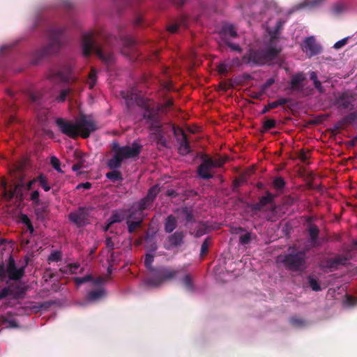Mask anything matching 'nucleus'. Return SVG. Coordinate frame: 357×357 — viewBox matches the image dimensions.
<instances>
[{
  "label": "nucleus",
  "mask_w": 357,
  "mask_h": 357,
  "mask_svg": "<svg viewBox=\"0 0 357 357\" xmlns=\"http://www.w3.org/2000/svg\"><path fill=\"white\" fill-rule=\"evenodd\" d=\"M114 39L113 36L102 31H92L84 33L82 40L83 55L89 57L94 53L104 63H114L116 57L112 50V41Z\"/></svg>",
  "instance_id": "f257e3e1"
},
{
  "label": "nucleus",
  "mask_w": 357,
  "mask_h": 357,
  "mask_svg": "<svg viewBox=\"0 0 357 357\" xmlns=\"http://www.w3.org/2000/svg\"><path fill=\"white\" fill-rule=\"evenodd\" d=\"M65 29L62 27H52L48 31L49 43L41 50L37 51L33 59L32 63L38 65L50 55L57 53L61 47L66 43L64 37Z\"/></svg>",
  "instance_id": "f03ea898"
},
{
  "label": "nucleus",
  "mask_w": 357,
  "mask_h": 357,
  "mask_svg": "<svg viewBox=\"0 0 357 357\" xmlns=\"http://www.w3.org/2000/svg\"><path fill=\"white\" fill-rule=\"evenodd\" d=\"M281 47L268 46L263 50H252L243 55V62L245 64L255 65H268L278 64L279 67H282L280 63V54Z\"/></svg>",
  "instance_id": "7ed1b4c3"
},
{
  "label": "nucleus",
  "mask_w": 357,
  "mask_h": 357,
  "mask_svg": "<svg viewBox=\"0 0 357 357\" xmlns=\"http://www.w3.org/2000/svg\"><path fill=\"white\" fill-rule=\"evenodd\" d=\"M182 271H184V268L174 269L167 266H160L152 268V273L146 278L145 283L148 286L158 287L163 282L175 278Z\"/></svg>",
  "instance_id": "20e7f679"
},
{
  "label": "nucleus",
  "mask_w": 357,
  "mask_h": 357,
  "mask_svg": "<svg viewBox=\"0 0 357 357\" xmlns=\"http://www.w3.org/2000/svg\"><path fill=\"white\" fill-rule=\"evenodd\" d=\"M306 259L305 251H297L284 255L281 262L288 271L301 272L306 268Z\"/></svg>",
  "instance_id": "39448f33"
},
{
  "label": "nucleus",
  "mask_w": 357,
  "mask_h": 357,
  "mask_svg": "<svg viewBox=\"0 0 357 357\" xmlns=\"http://www.w3.org/2000/svg\"><path fill=\"white\" fill-rule=\"evenodd\" d=\"M25 266L17 268L13 256H10L8 264H0V281H4L8 276L10 280H20L24 275Z\"/></svg>",
  "instance_id": "423d86ee"
},
{
  "label": "nucleus",
  "mask_w": 357,
  "mask_h": 357,
  "mask_svg": "<svg viewBox=\"0 0 357 357\" xmlns=\"http://www.w3.org/2000/svg\"><path fill=\"white\" fill-rule=\"evenodd\" d=\"M159 112L158 107L153 104L144 103L141 107L142 119L150 130L153 128L158 129L161 125Z\"/></svg>",
  "instance_id": "0eeeda50"
},
{
  "label": "nucleus",
  "mask_w": 357,
  "mask_h": 357,
  "mask_svg": "<svg viewBox=\"0 0 357 357\" xmlns=\"http://www.w3.org/2000/svg\"><path fill=\"white\" fill-rule=\"evenodd\" d=\"M37 182V177L30 181L26 184L21 183L14 185L10 190L7 188V182L5 180H1V187L3 189L2 195L4 199L10 200L13 197H16L19 200H22L23 194L22 192V188L26 190H31L33 188V185Z\"/></svg>",
  "instance_id": "6e6552de"
},
{
  "label": "nucleus",
  "mask_w": 357,
  "mask_h": 357,
  "mask_svg": "<svg viewBox=\"0 0 357 357\" xmlns=\"http://www.w3.org/2000/svg\"><path fill=\"white\" fill-rule=\"evenodd\" d=\"M143 146L137 141H134L131 146H120L117 142L113 143L112 151L116 152L123 160L130 158H137Z\"/></svg>",
  "instance_id": "1a4fd4ad"
},
{
  "label": "nucleus",
  "mask_w": 357,
  "mask_h": 357,
  "mask_svg": "<svg viewBox=\"0 0 357 357\" xmlns=\"http://www.w3.org/2000/svg\"><path fill=\"white\" fill-rule=\"evenodd\" d=\"M76 123L79 135L84 139L89 137L91 133L96 129L95 122L91 117L85 114H81Z\"/></svg>",
  "instance_id": "9d476101"
},
{
  "label": "nucleus",
  "mask_w": 357,
  "mask_h": 357,
  "mask_svg": "<svg viewBox=\"0 0 357 357\" xmlns=\"http://www.w3.org/2000/svg\"><path fill=\"white\" fill-rule=\"evenodd\" d=\"M121 53L130 61L137 60L139 56V50L135 40L131 37L123 39Z\"/></svg>",
  "instance_id": "9b49d317"
},
{
  "label": "nucleus",
  "mask_w": 357,
  "mask_h": 357,
  "mask_svg": "<svg viewBox=\"0 0 357 357\" xmlns=\"http://www.w3.org/2000/svg\"><path fill=\"white\" fill-rule=\"evenodd\" d=\"M89 208L81 206L68 215L69 220L77 227H82L89 223Z\"/></svg>",
  "instance_id": "f8f14e48"
},
{
  "label": "nucleus",
  "mask_w": 357,
  "mask_h": 357,
  "mask_svg": "<svg viewBox=\"0 0 357 357\" xmlns=\"http://www.w3.org/2000/svg\"><path fill=\"white\" fill-rule=\"evenodd\" d=\"M202 162L197 167L198 176L202 179L208 180L213 177L211 170L214 168L213 159L206 154L201 155Z\"/></svg>",
  "instance_id": "ddd939ff"
},
{
  "label": "nucleus",
  "mask_w": 357,
  "mask_h": 357,
  "mask_svg": "<svg viewBox=\"0 0 357 357\" xmlns=\"http://www.w3.org/2000/svg\"><path fill=\"white\" fill-rule=\"evenodd\" d=\"M56 125L63 134L72 139H76L79 136L77 123L58 118L56 120Z\"/></svg>",
  "instance_id": "4468645a"
},
{
  "label": "nucleus",
  "mask_w": 357,
  "mask_h": 357,
  "mask_svg": "<svg viewBox=\"0 0 357 357\" xmlns=\"http://www.w3.org/2000/svg\"><path fill=\"white\" fill-rule=\"evenodd\" d=\"M265 194L266 195L259 197L257 203L250 204L248 205V207L252 212L257 213V212L262 211L268 204H271L274 202L275 195L268 190H266Z\"/></svg>",
  "instance_id": "2eb2a0df"
},
{
  "label": "nucleus",
  "mask_w": 357,
  "mask_h": 357,
  "mask_svg": "<svg viewBox=\"0 0 357 357\" xmlns=\"http://www.w3.org/2000/svg\"><path fill=\"white\" fill-rule=\"evenodd\" d=\"M302 50L309 56H315L321 52V47L313 36L306 38L302 44Z\"/></svg>",
  "instance_id": "dca6fc26"
},
{
  "label": "nucleus",
  "mask_w": 357,
  "mask_h": 357,
  "mask_svg": "<svg viewBox=\"0 0 357 357\" xmlns=\"http://www.w3.org/2000/svg\"><path fill=\"white\" fill-rule=\"evenodd\" d=\"M348 259L342 255H338L335 258H328L323 260L320 264V267L323 270H329L333 271L337 268L340 265L346 264Z\"/></svg>",
  "instance_id": "f3484780"
},
{
  "label": "nucleus",
  "mask_w": 357,
  "mask_h": 357,
  "mask_svg": "<svg viewBox=\"0 0 357 357\" xmlns=\"http://www.w3.org/2000/svg\"><path fill=\"white\" fill-rule=\"evenodd\" d=\"M306 75L303 73H298L291 78L290 89L291 91H303L306 81Z\"/></svg>",
  "instance_id": "a211bd4d"
},
{
  "label": "nucleus",
  "mask_w": 357,
  "mask_h": 357,
  "mask_svg": "<svg viewBox=\"0 0 357 357\" xmlns=\"http://www.w3.org/2000/svg\"><path fill=\"white\" fill-rule=\"evenodd\" d=\"M354 101V96L347 92H344L336 98V105L339 108L352 109Z\"/></svg>",
  "instance_id": "6ab92c4d"
},
{
  "label": "nucleus",
  "mask_w": 357,
  "mask_h": 357,
  "mask_svg": "<svg viewBox=\"0 0 357 357\" xmlns=\"http://www.w3.org/2000/svg\"><path fill=\"white\" fill-rule=\"evenodd\" d=\"M307 233L309 236L308 242L312 248H317L321 246V243L319 241V229L314 225L310 224L307 228Z\"/></svg>",
  "instance_id": "aec40b11"
},
{
  "label": "nucleus",
  "mask_w": 357,
  "mask_h": 357,
  "mask_svg": "<svg viewBox=\"0 0 357 357\" xmlns=\"http://www.w3.org/2000/svg\"><path fill=\"white\" fill-rule=\"evenodd\" d=\"M176 142L178 144V151L180 155H186L192 152L187 135L177 137Z\"/></svg>",
  "instance_id": "412c9836"
},
{
  "label": "nucleus",
  "mask_w": 357,
  "mask_h": 357,
  "mask_svg": "<svg viewBox=\"0 0 357 357\" xmlns=\"http://www.w3.org/2000/svg\"><path fill=\"white\" fill-rule=\"evenodd\" d=\"M9 285L10 289V296L15 300L24 298L27 291V287L19 284L11 283Z\"/></svg>",
  "instance_id": "4be33fe9"
},
{
  "label": "nucleus",
  "mask_w": 357,
  "mask_h": 357,
  "mask_svg": "<svg viewBox=\"0 0 357 357\" xmlns=\"http://www.w3.org/2000/svg\"><path fill=\"white\" fill-rule=\"evenodd\" d=\"M185 234L182 231H176L172 234L167 237V241L169 243V247H167V249L170 248L178 247L183 243Z\"/></svg>",
  "instance_id": "5701e85b"
},
{
  "label": "nucleus",
  "mask_w": 357,
  "mask_h": 357,
  "mask_svg": "<svg viewBox=\"0 0 357 357\" xmlns=\"http://www.w3.org/2000/svg\"><path fill=\"white\" fill-rule=\"evenodd\" d=\"M126 217L127 210L117 209L112 211L109 220H110V224L119 223L126 220Z\"/></svg>",
  "instance_id": "b1692460"
},
{
  "label": "nucleus",
  "mask_w": 357,
  "mask_h": 357,
  "mask_svg": "<svg viewBox=\"0 0 357 357\" xmlns=\"http://www.w3.org/2000/svg\"><path fill=\"white\" fill-rule=\"evenodd\" d=\"M29 100L33 104L36 109H39L43 107L44 102V97L40 91H36L29 93Z\"/></svg>",
  "instance_id": "393cba45"
},
{
  "label": "nucleus",
  "mask_w": 357,
  "mask_h": 357,
  "mask_svg": "<svg viewBox=\"0 0 357 357\" xmlns=\"http://www.w3.org/2000/svg\"><path fill=\"white\" fill-rule=\"evenodd\" d=\"M357 120V111L351 112L346 116L344 119L340 121L335 125L336 130L342 129L344 125L353 123Z\"/></svg>",
  "instance_id": "a878e982"
},
{
  "label": "nucleus",
  "mask_w": 357,
  "mask_h": 357,
  "mask_svg": "<svg viewBox=\"0 0 357 357\" xmlns=\"http://www.w3.org/2000/svg\"><path fill=\"white\" fill-rule=\"evenodd\" d=\"M106 295V291L104 289H98L92 290L88 292L86 298L89 302H94L100 300Z\"/></svg>",
  "instance_id": "bb28decb"
},
{
  "label": "nucleus",
  "mask_w": 357,
  "mask_h": 357,
  "mask_svg": "<svg viewBox=\"0 0 357 357\" xmlns=\"http://www.w3.org/2000/svg\"><path fill=\"white\" fill-rule=\"evenodd\" d=\"M177 226V219L173 215H168L164 223V229L166 233H172Z\"/></svg>",
  "instance_id": "cd10ccee"
},
{
  "label": "nucleus",
  "mask_w": 357,
  "mask_h": 357,
  "mask_svg": "<svg viewBox=\"0 0 357 357\" xmlns=\"http://www.w3.org/2000/svg\"><path fill=\"white\" fill-rule=\"evenodd\" d=\"M151 130L153 131L155 135V138L157 139V144L162 147H164V148L167 147V140L162 132V125L159 126L158 129L153 128Z\"/></svg>",
  "instance_id": "c85d7f7f"
},
{
  "label": "nucleus",
  "mask_w": 357,
  "mask_h": 357,
  "mask_svg": "<svg viewBox=\"0 0 357 357\" xmlns=\"http://www.w3.org/2000/svg\"><path fill=\"white\" fill-rule=\"evenodd\" d=\"M0 319L1 320L2 324L5 325L6 327L15 328L17 326V322L13 317V314L10 312L1 316Z\"/></svg>",
  "instance_id": "c756f323"
},
{
  "label": "nucleus",
  "mask_w": 357,
  "mask_h": 357,
  "mask_svg": "<svg viewBox=\"0 0 357 357\" xmlns=\"http://www.w3.org/2000/svg\"><path fill=\"white\" fill-rule=\"evenodd\" d=\"M144 220V217H139L137 220H130L128 219L126 220V225L128 226V231L129 234H133L137 228L142 227Z\"/></svg>",
  "instance_id": "7c9ffc66"
},
{
  "label": "nucleus",
  "mask_w": 357,
  "mask_h": 357,
  "mask_svg": "<svg viewBox=\"0 0 357 357\" xmlns=\"http://www.w3.org/2000/svg\"><path fill=\"white\" fill-rule=\"evenodd\" d=\"M123 161L120 155L114 152L113 157L108 160L107 166L111 169H117L121 167Z\"/></svg>",
  "instance_id": "2f4dec72"
},
{
  "label": "nucleus",
  "mask_w": 357,
  "mask_h": 357,
  "mask_svg": "<svg viewBox=\"0 0 357 357\" xmlns=\"http://www.w3.org/2000/svg\"><path fill=\"white\" fill-rule=\"evenodd\" d=\"M160 191V188L158 184H156L149 189L147 195L144 197L153 204Z\"/></svg>",
  "instance_id": "473e14b6"
},
{
  "label": "nucleus",
  "mask_w": 357,
  "mask_h": 357,
  "mask_svg": "<svg viewBox=\"0 0 357 357\" xmlns=\"http://www.w3.org/2000/svg\"><path fill=\"white\" fill-rule=\"evenodd\" d=\"M152 204H153L150 201L146 199L145 197H143L137 202H135L133 204V207H136L137 209H138V211L144 213L143 211L146 209L151 208Z\"/></svg>",
  "instance_id": "72a5a7b5"
},
{
  "label": "nucleus",
  "mask_w": 357,
  "mask_h": 357,
  "mask_svg": "<svg viewBox=\"0 0 357 357\" xmlns=\"http://www.w3.org/2000/svg\"><path fill=\"white\" fill-rule=\"evenodd\" d=\"M307 283L308 287L314 291H319L321 288L318 280L312 275H309L306 277Z\"/></svg>",
  "instance_id": "f704fd0d"
},
{
  "label": "nucleus",
  "mask_w": 357,
  "mask_h": 357,
  "mask_svg": "<svg viewBox=\"0 0 357 357\" xmlns=\"http://www.w3.org/2000/svg\"><path fill=\"white\" fill-rule=\"evenodd\" d=\"M106 178L112 182L122 181L123 178L122 173L116 169H113L106 174Z\"/></svg>",
  "instance_id": "c9c22d12"
},
{
  "label": "nucleus",
  "mask_w": 357,
  "mask_h": 357,
  "mask_svg": "<svg viewBox=\"0 0 357 357\" xmlns=\"http://www.w3.org/2000/svg\"><path fill=\"white\" fill-rule=\"evenodd\" d=\"M139 217H144V213L138 211L136 207L132 206L131 209L127 210L126 220L128 219L130 220H137Z\"/></svg>",
  "instance_id": "e433bc0d"
},
{
  "label": "nucleus",
  "mask_w": 357,
  "mask_h": 357,
  "mask_svg": "<svg viewBox=\"0 0 357 357\" xmlns=\"http://www.w3.org/2000/svg\"><path fill=\"white\" fill-rule=\"evenodd\" d=\"M181 213L185 215V220L186 222H195V216L193 215L192 211L190 208L188 207L182 208Z\"/></svg>",
  "instance_id": "4c0bfd02"
},
{
  "label": "nucleus",
  "mask_w": 357,
  "mask_h": 357,
  "mask_svg": "<svg viewBox=\"0 0 357 357\" xmlns=\"http://www.w3.org/2000/svg\"><path fill=\"white\" fill-rule=\"evenodd\" d=\"M91 71L89 73L88 75V80L87 84L89 86V89H93L95 84H96V79H97V71L96 68H91Z\"/></svg>",
  "instance_id": "58836bf2"
},
{
  "label": "nucleus",
  "mask_w": 357,
  "mask_h": 357,
  "mask_svg": "<svg viewBox=\"0 0 357 357\" xmlns=\"http://www.w3.org/2000/svg\"><path fill=\"white\" fill-rule=\"evenodd\" d=\"M24 169V165L20 164H15L13 165V169L11 171H13L14 176L15 178H18L22 180L23 178L22 172Z\"/></svg>",
  "instance_id": "ea45409f"
},
{
  "label": "nucleus",
  "mask_w": 357,
  "mask_h": 357,
  "mask_svg": "<svg viewBox=\"0 0 357 357\" xmlns=\"http://www.w3.org/2000/svg\"><path fill=\"white\" fill-rule=\"evenodd\" d=\"M286 185V182L281 176L275 177L273 181V186L275 189L282 190Z\"/></svg>",
  "instance_id": "a19ab883"
},
{
  "label": "nucleus",
  "mask_w": 357,
  "mask_h": 357,
  "mask_svg": "<svg viewBox=\"0 0 357 357\" xmlns=\"http://www.w3.org/2000/svg\"><path fill=\"white\" fill-rule=\"evenodd\" d=\"M74 158L75 162L79 165L82 168L86 167L85 159L84 158V154L78 150L74 151Z\"/></svg>",
  "instance_id": "79ce46f5"
},
{
  "label": "nucleus",
  "mask_w": 357,
  "mask_h": 357,
  "mask_svg": "<svg viewBox=\"0 0 357 357\" xmlns=\"http://www.w3.org/2000/svg\"><path fill=\"white\" fill-rule=\"evenodd\" d=\"M252 77L248 73H244L242 75L236 77L234 78V83L237 85H243L245 84L248 81L252 79Z\"/></svg>",
  "instance_id": "37998d69"
},
{
  "label": "nucleus",
  "mask_w": 357,
  "mask_h": 357,
  "mask_svg": "<svg viewBox=\"0 0 357 357\" xmlns=\"http://www.w3.org/2000/svg\"><path fill=\"white\" fill-rule=\"evenodd\" d=\"M35 214L38 220L44 221L47 218V209L45 207H38L35 209Z\"/></svg>",
  "instance_id": "c03bdc74"
},
{
  "label": "nucleus",
  "mask_w": 357,
  "mask_h": 357,
  "mask_svg": "<svg viewBox=\"0 0 357 357\" xmlns=\"http://www.w3.org/2000/svg\"><path fill=\"white\" fill-rule=\"evenodd\" d=\"M37 182L39 183L40 185L45 191L47 192L50 190L51 188L47 182V179L43 174H40L37 177Z\"/></svg>",
  "instance_id": "a18cd8bd"
},
{
  "label": "nucleus",
  "mask_w": 357,
  "mask_h": 357,
  "mask_svg": "<svg viewBox=\"0 0 357 357\" xmlns=\"http://www.w3.org/2000/svg\"><path fill=\"white\" fill-rule=\"evenodd\" d=\"M220 88L226 91L230 88H234L235 86H237L236 83H234V78L232 79H229L226 81H222L219 84Z\"/></svg>",
  "instance_id": "49530a36"
},
{
  "label": "nucleus",
  "mask_w": 357,
  "mask_h": 357,
  "mask_svg": "<svg viewBox=\"0 0 357 357\" xmlns=\"http://www.w3.org/2000/svg\"><path fill=\"white\" fill-rule=\"evenodd\" d=\"M182 282L188 290L192 291L193 289L192 278L190 274L185 275L182 279Z\"/></svg>",
  "instance_id": "de8ad7c7"
},
{
  "label": "nucleus",
  "mask_w": 357,
  "mask_h": 357,
  "mask_svg": "<svg viewBox=\"0 0 357 357\" xmlns=\"http://www.w3.org/2000/svg\"><path fill=\"white\" fill-rule=\"evenodd\" d=\"M121 96L123 99L126 100V103L128 105L130 103V101H132L133 100L136 99V93L132 90L131 91H121Z\"/></svg>",
  "instance_id": "09e8293b"
},
{
  "label": "nucleus",
  "mask_w": 357,
  "mask_h": 357,
  "mask_svg": "<svg viewBox=\"0 0 357 357\" xmlns=\"http://www.w3.org/2000/svg\"><path fill=\"white\" fill-rule=\"evenodd\" d=\"M73 280L77 286H79L84 283L92 281L93 276L91 275H86L82 278L75 277V278H74Z\"/></svg>",
  "instance_id": "8fccbe9b"
},
{
  "label": "nucleus",
  "mask_w": 357,
  "mask_h": 357,
  "mask_svg": "<svg viewBox=\"0 0 357 357\" xmlns=\"http://www.w3.org/2000/svg\"><path fill=\"white\" fill-rule=\"evenodd\" d=\"M61 259H62L61 252L60 251L56 250V251L52 252L50 255V256L47 258V261L49 263L53 262V261L58 262V261H61Z\"/></svg>",
  "instance_id": "3c124183"
},
{
  "label": "nucleus",
  "mask_w": 357,
  "mask_h": 357,
  "mask_svg": "<svg viewBox=\"0 0 357 357\" xmlns=\"http://www.w3.org/2000/svg\"><path fill=\"white\" fill-rule=\"evenodd\" d=\"M153 259L154 255L151 254H146L144 259V265L151 271V273L152 268H155L154 267L152 266Z\"/></svg>",
  "instance_id": "603ef678"
},
{
  "label": "nucleus",
  "mask_w": 357,
  "mask_h": 357,
  "mask_svg": "<svg viewBox=\"0 0 357 357\" xmlns=\"http://www.w3.org/2000/svg\"><path fill=\"white\" fill-rule=\"evenodd\" d=\"M276 127V121L274 119H267L264 122L262 132L267 131L268 130L275 128Z\"/></svg>",
  "instance_id": "864d4df0"
},
{
  "label": "nucleus",
  "mask_w": 357,
  "mask_h": 357,
  "mask_svg": "<svg viewBox=\"0 0 357 357\" xmlns=\"http://www.w3.org/2000/svg\"><path fill=\"white\" fill-rule=\"evenodd\" d=\"M173 106V100L172 99H167L165 102L162 104L160 107H158L159 112H167Z\"/></svg>",
  "instance_id": "5fc2aeb1"
},
{
  "label": "nucleus",
  "mask_w": 357,
  "mask_h": 357,
  "mask_svg": "<svg viewBox=\"0 0 357 357\" xmlns=\"http://www.w3.org/2000/svg\"><path fill=\"white\" fill-rule=\"evenodd\" d=\"M210 243H211L210 237H207L202 243V246H201V250H200V255L202 257H203L207 254Z\"/></svg>",
  "instance_id": "6e6d98bb"
},
{
  "label": "nucleus",
  "mask_w": 357,
  "mask_h": 357,
  "mask_svg": "<svg viewBox=\"0 0 357 357\" xmlns=\"http://www.w3.org/2000/svg\"><path fill=\"white\" fill-rule=\"evenodd\" d=\"M289 321L292 326L296 327H302L305 324V322L303 319L296 317H291Z\"/></svg>",
  "instance_id": "4d7b16f0"
},
{
  "label": "nucleus",
  "mask_w": 357,
  "mask_h": 357,
  "mask_svg": "<svg viewBox=\"0 0 357 357\" xmlns=\"http://www.w3.org/2000/svg\"><path fill=\"white\" fill-rule=\"evenodd\" d=\"M251 236H252V233H250V232H248V233L241 236L239 238L240 243L243 245L249 244L251 241V238H252Z\"/></svg>",
  "instance_id": "13d9d810"
},
{
  "label": "nucleus",
  "mask_w": 357,
  "mask_h": 357,
  "mask_svg": "<svg viewBox=\"0 0 357 357\" xmlns=\"http://www.w3.org/2000/svg\"><path fill=\"white\" fill-rule=\"evenodd\" d=\"M171 127L176 140H177V137H179L180 136H183V135H186L181 127L176 126L175 125H171Z\"/></svg>",
  "instance_id": "bf43d9fd"
},
{
  "label": "nucleus",
  "mask_w": 357,
  "mask_h": 357,
  "mask_svg": "<svg viewBox=\"0 0 357 357\" xmlns=\"http://www.w3.org/2000/svg\"><path fill=\"white\" fill-rule=\"evenodd\" d=\"M70 89H63L61 91L60 94L57 96L56 100L59 102L66 100L67 96L70 93Z\"/></svg>",
  "instance_id": "052dcab7"
},
{
  "label": "nucleus",
  "mask_w": 357,
  "mask_h": 357,
  "mask_svg": "<svg viewBox=\"0 0 357 357\" xmlns=\"http://www.w3.org/2000/svg\"><path fill=\"white\" fill-rule=\"evenodd\" d=\"M224 31L226 34L229 35L231 37L234 38L237 36L236 31L233 25H228L224 27Z\"/></svg>",
  "instance_id": "680f3d73"
},
{
  "label": "nucleus",
  "mask_w": 357,
  "mask_h": 357,
  "mask_svg": "<svg viewBox=\"0 0 357 357\" xmlns=\"http://www.w3.org/2000/svg\"><path fill=\"white\" fill-rule=\"evenodd\" d=\"M50 164L56 171L61 172L60 168V161L56 156L51 157Z\"/></svg>",
  "instance_id": "e2e57ef3"
},
{
  "label": "nucleus",
  "mask_w": 357,
  "mask_h": 357,
  "mask_svg": "<svg viewBox=\"0 0 357 357\" xmlns=\"http://www.w3.org/2000/svg\"><path fill=\"white\" fill-rule=\"evenodd\" d=\"M39 197L40 194L38 190H34L30 195V199L34 204H38L40 202Z\"/></svg>",
  "instance_id": "0e129e2a"
},
{
  "label": "nucleus",
  "mask_w": 357,
  "mask_h": 357,
  "mask_svg": "<svg viewBox=\"0 0 357 357\" xmlns=\"http://www.w3.org/2000/svg\"><path fill=\"white\" fill-rule=\"evenodd\" d=\"M9 296H10V289L9 285H8V286L3 287L0 291V299L5 298Z\"/></svg>",
  "instance_id": "69168bd1"
},
{
  "label": "nucleus",
  "mask_w": 357,
  "mask_h": 357,
  "mask_svg": "<svg viewBox=\"0 0 357 357\" xmlns=\"http://www.w3.org/2000/svg\"><path fill=\"white\" fill-rule=\"evenodd\" d=\"M275 82V79L273 78H269L264 84L261 86V89L262 90V93H265L266 90Z\"/></svg>",
  "instance_id": "338daca9"
},
{
  "label": "nucleus",
  "mask_w": 357,
  "mask_h": 357,
  "mask_svg": "<svg viewBox=\"0 0 357 357\" xmlns=\"http://www.w3.org/2000/svg\"><path fill=\"white\" fill-rule=\"evenodd\" d=\"M348 37L347 38H344L337 42H336L334 45H333V47L336 50H339L340 48H342V47H344V45H346L347 44V42H348Z\"/></svg>",
  "instance_id": "774afa93"
}]
</instances>
